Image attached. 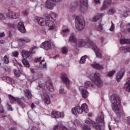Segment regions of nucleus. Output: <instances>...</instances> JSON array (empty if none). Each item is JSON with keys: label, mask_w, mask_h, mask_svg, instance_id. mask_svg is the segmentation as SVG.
I'll list each match as a JSON object with an SVG mask.
<instances>
[{"label": "nucleus", "mask_w": 130, "mask_h": 130, "mask_svg": "<svg viewBox=\"0 0 130 130\" xmlns=\"http://www.w3.org/2000/svg\"><path fill=\"white\" fill-rule=\"evenodd\" d=\"M112 108L113 110L118 116H122L123 112L120 109V103L121 101L119 96L117 94H113L111 96Z\"/></svg>", "instance_id": "obj_1"}, {"label": "nucleus", "mask_w": 130, "mask_h": 130, "mask_svg": "<svg viewBox=\"0 0 130 130\" xmlns=\"http://www.w3.org/2000/svg\"><path fill=\"white\" fill-rule=\"evenodd\" d=\"M37 21L41 26H48L49 30H53L54 29V22L52 20H50V18L48 16H46L45 18L41 17H37Z\"/></svg>", "instance_id": "obj_2"}, {"label": "nucleus", "mask_w": 130, "mask_h": 130, "mask_svg": "<svg viewBox=\"0 0 130 130\" xmlns=\"http://www.w3.org/2000/svg\"><path fill=\"white\" fill-rule=\"evenodd\" d=\"M85 26H86L85 20L76 16L75 18V27L76 29L78 31H82L85 29Z\"/></svg>", "instance_id": "obj_3"}, {"label": "nucleus", "mask_w": 130, "mask_h": 130, "mask_svg": "<svg viewBox=\"0 0 130 130\" xmlns=\"http://www.w3.org/2000/svg\"><path fill=\"white\" fill-rule=\"evenodd\" d=\"M94 43L90 41V39H88L87 42L84 39H79L78 40L77 44L78 46L80 47H86V48H90L92 47V45Z\"/></svg>", "instance_id": "obj_4"}, {"label": "nucleus", "mask_w": 130, "mask_h": 130, "mask_svg": "<svg viewBox=\"0 0 130 130\" xmlns=\"http://www.w3.org/2000/svg\"><path fill=\"white\" fill-rule=\"evenodd\" d=\"M80 11L85 13L88 10V0H79Z\"/></svg>", "instance_id": "obj_5"}, {"label": "nucleus", "mask_w": 130, "mask_h": 130, "mask_svg": "<svg viewBox=\"0 0 130 130\" xmlns=\"http://www.w3.org/2000/svg\"><path fill=\"white\" fill-rule=\"evenodd\" d=\"M92 83L98 87H100L102 85V80L100 78V74L99 73H96L94 74L93 80H92Z\"/></svg>", "instance_id": "obj_6"}, {"label": "nucleus", "mask_w": 130, "mask_h": 130, "mask_svg": "<svg viewBox=\"0 0 130 130\" xmlns=\"http://www.w3.org/2000/svg\"><path fill=\"white\" fill-rule=\"evenodd\" d=\"M91 45L92 46L91 48L92 49V50H93L96 57H99V58H102V52H101V50L98 48V47L97 45H96V44L94 43Z\"/></svg>", "instance_id": "obj_7"}, {"label": "nucleus", "mask_w": 130, "mask_h": 130, "mask_svg": "<svg viewBox=\"0 0 130 130\" xmlns=\"http://www.w3.org/2000/svg\"><path fill=\"white\" fill-rule=\"evenodd\" d=\"M35 49H37V47L35 46L31 48L29 51H22V55L23 57H24V58H28L31 54H34V52H33V51L35 50Z\"/></svg>", "instance_id": "obj_8"}, {"label": "nucleus", "mask_w": 130, "mask_h": 130, "mask_svg": "<svg viewBox=\"0 0 130 130\" xmlns=\"http://www.w3.org/2000/svg\"><path fill=\"white\" fill-rule=\"evenodd\" d=\"M39 87L43 90L45 89V88L49 89L50 92H53V86H52V84L50 83V81L46 82V85L44 84V83H42L41 84H39Z\"/></svg>", "instance_id": "obj_9"}, {"label": "nucleus", "mask_w": 130, "mask_h": 130, "mask_svg": "<svg viewBox=\"0 0 130 130\" xmlns=\"http://www.w3.org/2000/svg\"><path fill=\"white\" fill-rule=\"evenodd\" d=\"M120 43L121 44H129V47H124L123 52H129L130 49V40L129 39H122L120 40Z\"/></svg>", "instance_id": "obj_10"}, {"label": "nucleus", "mask_w": 130, "mask_h": 130, "mask_svg": "<svg viewBox=\"0 0 130 130\" xmlns=\"http://www.w3.org/2000/svg\"><path fill=\"white\" fill-rule=\"evenodd\" d=\"M60 0H47L46 2V7L47 9L52 10L54 8V3H57Z\"/></svg>", "instance_id": "obj_11"}, {"label": "nucleus", "mask_w": 130, "mask_h": 130, "mask_svg": "<svg viewBox=\"0 0 130 130\" xmlns=\"http://www.w3.org/2000/svg\"><path fill=\"white\" fill-rule=\"evenodd\" d=\"M85 123L88 124L89 125H92L96 130H101V126L100 125L95 123V122L92 121L90 119H88L85 120Z\"/></svg>", "instance_id": "obj_12"}, {"label": "nucleus", "mask_w": 130, "mask_h": 130, "mask_svg": "<svg viewBox=\"0 0 130 130\" xmlns=\"http://www.w3.org/2000/svg\"><path fill=\"white\" fill-rule=\"evenodd\" d=\"M51 116L53 118H59V117H64V114L56 111H53L51 113Z\"/></svg>", "instance_id": "obj_13"}, {"label": "nucleus", "mask_w": 130, "mask_h": 130, "mask_svg": "<svg viewBox=\"0 0 130 130\" xmlns=\"http://www.w3.org/2000/svg\"><path fill=\"white\" fill-rule=\"evenodd\" d=\"M79 90L81 91V95L82 98H83L84 99H87V98H88V96H89V92H88L87 90L84 89L83 86H80Z\"/></svg>", "instance_id": "obj_14"}, {"label": "nucleus", "mask_w": 130, "mask_h": 130, "mask_svg": "<svg viewBox=\"0 0 130 130\" xmlns=\"http://www.w3.org/2000/svg\"><path fill=\"white\" fill-rule=\"evenodd\" d=\"M72 113L74 115H77V114H82V109L81 108V107L79 106H76L72 109Z\"/></svg>", "instance_id": "obj_15"}, {"label": "nucleus", "mask_w": 130, "mask_h": 130, "mask_svg": "<svg viewBox=\"0 0 130 130\" xmlns=\"http://www.w3.org/2000/svg\"><path fill=\"white\" fill-rule=\"evenodd\" d=\"M17 28L21 33H26V28H25V26H24V23L23 22H18Z\"/></svg>", "instance_id": "obj_16"}, {"label": "nucleus", "mask_w": 130, "mask_h": 130, "mask_svg": "<svg viewBox=\"0 0 130 130\" xmlns=\"http://www.w3.org/2000/svg\"><path fill=\"white\" fill-rule=\"evenodd\" d=\"M41 47L46 50H49L50 49H51V45L49 42L45 41L44 43H42Z\"/></svg>", "instance_id": "obj_17"}, {"label": "nucleus", "mask_w": 130, "mask_h": 130, "mask_svg": "<svg viewBox=\"0 0 130 130\" xmlns=\"http://www.w3.org/2000/svg\"><path fill=\"white\" fill-rule=\"evenodd\" d=\"M25 102H26V101H25V98L24 96L20 99H17V103L19 104V106H21V108H25V107H26Z\"/></svg>", "instance_id": "obj_18"}, {"label": "nucleus", "mask_w": 130, "mask_h": 130, "mask_svg": "<svg viewBox=\"0 0 130 130\" xmlns=\"http://www.w3.org/2000/svg\"><path fill=\"white\" fill-rule=\"evenodd\" d=\"M41 97L44 100L46 104H50V98L49 97V95L47 94V93H43L42 95H41Z\"/></svg>", "instance_id": "obj_19"}, {"label": "nucleus", "mask_w": 130, "mask_h": 130, "mask_svg": "<svg viewBox=\"0 0 130 130\" xmlns=\"http://www.w3.org/2000/svg\"><path fill=\"white\" fill-rule=\"evenodd\" d=\"M124 88L127 92H130V77L126 80V83L124 85Z\"/></svg>", "instance_id": "obj_20"}, {"label": "nucleus", "mask_w": 130, "mask_h": 130, "mask_svg": "<svg viewBox=\"0 0 130 130\" xmlns=\"http://www.w3.org/2000/svg\"><path fill=\"white\" fill-rule=\"evenodd\" d=\"M57 129H62V130H69L68 128H67L66 126H63V124H62V122H61L60 123V125H56L54 126L53 128V130H57Z\"/></svg>", "instance_id": "obj_21"}, {"label": "nucleus", "mask_w": 130, "mask_h": 130, "mask_svg": "<svg viewBox=\"0 0 130 130\" xmlns=\"http://www.w3.org/2000/svg\"><path fill=\"white\" fill-rule=\"evenodd\" d=\"M91 67L94 68V69H96V70L103 69V65H101L96 62H94L93 63L91 64Z\"/></svg>", "instance_id": "obj_22"}, {"label": "nucleus", "mask_w": 130, "mask_h": 130, "mask_svg": "<svg viewBox=\"0 0 130 130\" xmlns=\"http://www.w3.org/2000/svg\"><path fill=\"white\" fill-rule=\"evenodd\" d=\"M111 5V0H105L103 7H102L101 11H104L107 8V6Z\"/></svg>", "instance_id": "obj_23"}, {"label": "nucleus", "mask_w": 130, "mask_h": 130, "mask_svg": "<svg viewBox=\"0 0 130 130\" xmlns=\"http://www.w3.org/2000/svg\"><path fill=\"white\" fill-rule=\"evenodd\" d=\"M18 41L20 44H23V43H27L30 42L31 40L27 38H24L23 39H18Z\"/></svg>", "instance_id": "obj_24"}, {"label": "nucleus", "mask_w": 130, "mask_h": 130, "mask_svg": "<svg viewBox=\"0 0 130 130\" xmlns=\"http://www.w3.org/2000/svg\"><path fill=\"white\" fill-rule=\"evenodd\" d=\"M103 16H104V14L98 13L92 18V21H93V22H97V21H98L100 19H101Z\"/></svg>", "instance_id": "obj_25"}, {"label": "nucleus", "mask_w": 130, "mask_h": 130, "mask_svg": "<svg viewBox=\"0 0 130 130\" xmlns=\"http://www.w3.org/2000/svg\"><path fill=\"white\" fill-rule=\"evenodd\" d=\"M123 75H124V72L120 71L116 75V80L117 82H119L121 79H122V77H123Z\"/></svg>", "instance_id": "obj_26"}, {"label": "nucleus", "mask_w": 130, "mask_h": 130, "mask_svg": "<svg viewBox=\"0 0 130 130\" xmlns=\"http://www.w3.org/2000/svg\"><path fill=\"white\" fill-rule=\"evenodd\" d=\"M61 80L66 84V85H69L70 84V80H69V78L67 77L66 75H63L61 77Z\"/></svg>", "instance_id": "obj_27"}, {"label": "nucleus", "mask_w": 130, "mask_h": 130, "mask_svg": "<svg viewBox=\"0 0 130 130\" xmlns=\"http://www.w3.org/2000/svg\"><path fill=\"white\" fill-rule=\"evenodd\" d=\"M70 42H73V43H77V38L75 36L74 34H72L69 38Z\"/></svg>", "instance_id": "obj_28"}, {"label": "nucleus", "mask_w": 130, "mask_h": 130, "mask_svg": "<svg viewBox=\"0 0 130 130\" xmlns=\"http://www.w3.org/2000/svg\"><path fill=\"white\" fill-rule=\"evenodd\" d=\"M81 108L82 111V113L84 112H85V113H88V106H87V104H82Z\"/></svg>", "instance_id": "obj_29"}, {"label": "nucleus", "mask_w": 130, "mask_h": 130, "mask_svg": "<svg viewBox=\"0 0 130 130\" xmlns=\"http://www.w3.org/2000/svg\"><path fill=\"white\" fill-rule=\"evenodd\" d=\"M96 121L98 122H101V123H103L104 124V116L102 114V113L100 114V117H98L96 118Z\"/></svg>", "instance_id": "obj_30"}, {"label": "nucleus", "mask_w": 130, "mask_h": 130, "mask_svg": "<svg viewBox=\"0 0 130 130\" xmlns=\"http://www.w3.org/2000/svg\"><path fill=\"white\" fill-rule=\"evenodd\" d=\"M24 93L25 94L26 97H27V98L28 99H32V93H31V91H30L28 89H26L24 91Z\"/></svg>", "instance_id": "obj_31"}, {"label": "nucleus", "mask_w": 130, "mask_h": 130, "mask_svg": "<svg viewBox=\"0 0 130 130\" xmlns=\"http://www.w3.org/2000/svg\"><path fill=\"white\" fill-rule=\"evenodd\" d=\"M13 14L14 11L9 10L8 12L6 13L7 18H8V19H12Z\"/></svg>", "instance_id": "obj_32"}, {"label": "nucleus", "mask_w": 130, "mask_h": 130, "mask_svg": "<svg viewBox=\"0 0 130 130\" xmlns=\"http://www.w3.org/2000/svg\"><path fill=\"white\" fill-rule=\"evenodd\" d=\"M8 97H9L10 102L11 103H12V104H13V103H15V102H16V98H15V97L13 96L11 94L8 95Z\"/></svg>", "instance_id": "obj_33"}, {"label": "nucleus", "mask_w": 130, "mask_h": 130, "mask_svg": "<svg viewBox=\"0 0 130 130\" xmlns=\"http://www.w3.org/2000/svg\"><path fill=\"white\" fill-rule=\"evenodd\" d=\"M40 66L41 68H43V69H46V62H45V60H42L40 63Z\"/></svg>", "instance_id": "obj_34"}, {"label": "nucleus", "mask_w": 130, "mask_h": 130, "mask_svg": "<svg viewBox=\"0 0 130 130\" xmlns=\"http://www.w3.org/2000/svg\"><path fill=\"white\" fill-rule=\"evenodd\" d=\"M87 58V55H84L81 57L80 60V63L83 64L86 62V59Z\"/></svg>", "instance_id": "obj_35"}, {"label": "nucleus", "mask_w": 130, "mask_h": 130, "mask_svg": "<svg viewBox=\"0 0 130 130\" xmlns=\"http://www.w3.org/2000/svg\"><path fill=\"white\" fill-rule=\"evenodd\" d=\"M22 63L26 68L30 67V64H29V62L27 60L22 59Z\"/></svg>", "instance_id": "obj_36"}, {"label": "nucleus", "mask_w": 130, "mask_h": 130, "mask_svg": "<svg viewBox=\"0 0 130 130\" xmlns=\"http://www.w3.org/2000/svg\"><path fill=\"white\" fill-rule=\"evenodd\" d=\"M20 17V13L18 12L15 13L13 12V14L12 15V19H18Z\"/></svg>", "instance_id": "obj_37"}, {"label": "nucleus", "mask_w": 130, "mask_h": 130, "mask_svg": "<svg viewBox=\"0 0 130 130\" xmlns=\"http://www.w3.org/2000/svg\"><path fill=\"white\" fill-rule=\"evenodd\" d=\"M92 86H93V84L90 81H86L84 84L85 88H89L92 87Z\"/></svg>", "instance_id": "obj_38"}, {"label": "nucleus", "mask_w": 130, "mask_h": 130, "mask_svg": "<svg viewBox=\"0 0 130 130\" xmlns=\"http://www.w3.org/2000/svg\"><path fill=\"white\" fill-rule=\"evenodd\" d=\"M116 73V71L115 70H113L112 71H110V72H109L107 74V76L109 77V78H111V77H112L113 76V75L115 74V73Z\"/></svg>", "instance_id": "obj_39"}, {"label": "nucleus", "mask_w": 130, "mask_h": 130, "mask_svg": "<svg viewBox=\"0 0 130 130\" xmlns=\"http://www.w3.org/2000/svg\"><path fill=\"white\" fill-rule=\"evenodd\" d=\"M114 13H115V9L114 8H111L108 11L109 15H113Z\"/></svg>", "instance_id": "obj_40"}, {"label": "nucleus", "mask_w": 130, "mask_h": 130, "mask_svg": "<svg viewBox=\"0 0 130 130\" xmlns=\"http://www.w3.org/2000/svg\"><path fill=\"white\" fill-rule=\"evenodd\" d=\"M50 17L52 19V20H55V19H56V14L54 13H51Z\"/></svg>", "instance_id": "obj_41"}, {"label": "nucleus", "mask_w": 130, "mask_h": 130, "mask_svg": "<svg viewBox=\"0 0 130 130\" xmlns=\"http://www.w3.org/2000/svg\"><path fill=\"white\" fill-rule=\"evenodd\" d=\"M68 48H67V47H62V53L63 54H66L68 53Z\"/></svg>", "instance_id": "obj_42"}, {"label": "nucleus", "mask_w": 130, "mask_h": 130, "mask_svg": "<svg viewBox=\"0 0 130 130\" xmlns=\"http://www.w3.org/2000/svg\"><path fill=\"white\" fill-rule=\"evenodd\" d=\"M12 62L14 63V66H15L16 67H18V66H19V67H21V66H22V64L18 63V62L16 59L12 60Z\"/></svg>", "instance_id": "obj_43"}, {"label": "nucleus", "mask_w": 130, "mask_h": 130, "mask_svg": "<svg viewBox=\"0 0 130 130\" xmlns=\"http://www.w3.org/2000/svg\"><path fill=\"white\" fill-rule=\"evenodd\" d=\"M7 25L10 28H16V24L14 23H7Z\"/></svg>", "instance_id": "obj_44"}, {"label": "nucleus", "mask_w": 130, "mask_h": 130, "mask_svg": "<svg viewBox=\"0 0 130 130\" xmlns=\"http://www.w3.org/2000/svg\"><path fill=\"white\" fill-rule=\"evenodd\" d=\"M4 61L5 63H9V57H8L7 56H5V57H4Z\"/></svg>", "instance_id": "obj_45"}, {"label": "nucleus", "mask_w": 130, "mask_h": 130, "mask_svg": "<svg viewBox=\"0 0 130 130\" xmlns=\"http://www.w3.org/2000/svg\"><path fill=\"white\" fill-rule=\"evenodd\" d=\"M12 56H14V57H18L19 55V53L17 51L13 52L12 53Z\"/></svg>", "instance_id": "obj_46"}, {"label": "nucleus", "mask_w": 130, "mask_h": 130, "mask_svg": "<svg viewBox=\"0 0 130 130\" xmlns=\"http://www.w3.org/2000/svg\"><path fill=\"white\" fill-rule=\"evenodd\" d=\"M4 20H6V16L2 13H0V21H4Z\"/></svg>", "instance_id": "obj_47"}, {"label": "nucleus", "mask_w": 130, "mask_h": 130, "mask_svg": "<svg viewBox=\"0 0 130 130\" xmlns=\"http://www.w3.org/2000/svg\"><path fill=\"white\" fill-rule=\"evenodd\" d=\"M6 82H7V83H10V84H11V82H11V83H13V82H14V80H13V79H12V78L7 77V78L6 79Z\"/></svg>", "instance_id": "obj_48"}, {"label": "nucleus", "mask_w": 130, "mask_h": 130, "mask_svg": "<svg viewBox=\"0 0 130 130\" xmlns=\"http://www.w3.org/2000/svg\"><path fill=\"white\" fill-rule=\"evenodd\" d=\"M83 130H91V129L87 125H84L83 126Z\"/></svg>", "instance_id": "obj_49"}, {"label": "nucleus", "mask_w": 130, "mask_h": 130, "mask_svg": "<svg viewBox=\"0 0 130 130\" xmlns=\"http://www.w3.org/2000/svg\"><path fill=\"white\" fill-rule=\"evenodd\" d=\"M74 124L76 126L79 125V124H80V121H79V120L78 119L75 120L74 122Z\"/></svg>", "instance_id": "obj_50"}, {"label": "nucleus", "mask_w": 130, "mask_h": 130, "mask_svg": "<svg viewBox=\"0 0 130 130\" xmlns=\"http://www.w3.org/2000/svg\"><path fill=\"white\" fill-rule=\"evenodd\" d=\"M59 92L60 94H66L67 93V91H64V89H61L59 90Z\"/></svg>", "instance_id": "obj_51"}, {"label": "nucleus", "mask_w": 130, "mask_h": 130, "mask_svg": "<svg viewBox=\"0 0 130 130\" xmlns=\"http://www.w3.org/2000/svg\"><path fill=\"white\" fill-rule=\"evenodd\" d=\"M14 74L16 76V77H20V72H19V71H15L14 72Z\"/></svg>", "instance_id": "obj_52"}, {"label": "nucleus", "mask_w": 130, "mask_h": 130, "mask_svg": "<svg viewBox=\"0 0 130 130\" xmlns=\"http://www.w3.org/2000/svg\"><path fill=\"white\" fill-rule=\"evenodd\" d=\"M41 57H39V58H35L34 59V61L35 62H38V61H40V60H41Z\"/></svg>", "instance_id": "obj_53"}, {"label": "nucleus", "mask_w": 130, "mask_h": 130, "mask_svg": "<svg viewBox=\"0 0 130 130\" xmlns=\"http://www.w3.org/2000/svg\"><path fill=\"white\" fill-rule=\"evenodd\" d=\"M62 32L63 33H65V34L69 33V32H70V29H69V28L63 29L62 30Z\"/></svg>", "instance_id": "obj_54"}, {"label": "nucleus", "mask_w": 130, "mask_h": 130, "mask_svg": "<svg viewBox=\"0 0 130 130\" xmlns=\"http://www.w3.org/2000/svg\"><path fill=\"white\" fill-rule=\"evenodd\" d=\"M4 112H5L4 107H3L2 106H0V113H4Z\"/></svg>", "instance_id": "obj_55"}, {"label": "nucleus", "mask_w": 130, "mask_h": 130, "mask_svg": "<svg viewBox=\"0 0 130 130\" xmlns=\"http://www.w3.org/2000/svg\"><path fill=\"white\" fill-rule=\"evenodd\" d=\"M112 23V25L110 28V30L111 31H113V30H114V24H113V23L112 22V21L111 22Z\"/></svg>", "instance_id": "obj_56"}, {"label": "nucleus", "mask_w": 130, "mask_h": 130, "mask_svg": "<svg viewBox=\"0 0 130 130\" xmlns=\"http://www.w3.org/2000/svg\"><path fill=\"white\" fill-rule=\"evenodd\" d=\"M126 121L129 125H130V117H127L126 118Z\"/></svg>", "instance_id": "obj_57"}, {"label": "nucleus", "mask_w": 130, "mask_h": 130, "mask_svg": "<svg viewBox=\"0 0 130 130\" xmlns=\"http://www.w3.org/2000/svg\"><path fill=\"white\" fill-rule=\"evenodd\" d=\"M22 14H23L24 16H27L28 14V11L25 10L22 12Z\"/></svg>", "instance_id": "obj_58"}, {"label": "nucleus", "mask_w": 130, "mask_h": 130, "mask_svg": "<svg viewBox=\"0 0 130 130\" xmlns=\"http://www.w3.org/2000/svg\"><path fill=\"white\" fill-rule=\"evenodd\" d=\"M6 36V35L5 34V32H2L0 34V38H2V37H5Z\"/></svg>", "instance_id": "obj_59"}, {"label": "nucleus", "mask_w": 130, "mask_h": 130, "mask_svg": "<svg viewBox=\"0 0 130 130\" xmlns=\"http://www.w3.org/2000/svg\"><path fill=\"white\" fill-rule=\"evenodd\" d=\"M98 29L100 30V31H101L102 30V25H101V24H100L98 26Z\"/></svg>", "instance_id": "obj_60"}, {"label": "nucleus", "mask_w": 130, "mask_h": 130, "mask_svg": "<svg viewBox=\"0 0 130 130\" xmlns=\"http://www.w3.org/2000/svg\"><path fill=\"white\" fill-rule=\"evenodd\" d=\"M8 77H2V80H3V81H5V82H6L7 81V79Z\"/></svg>", "instance_id": "obj_61"}, {"label": "nucleus", "mask_w": 130, "mask_h": 130, "mask_svg": "<svg viewBox=\"0 0 130 130\" xmlns=\"http://www.w3.org/2000/svg\"><path fill=\"white\" fill-rule=\"evenodd\" d=\"M36 106L34 104V103H32L31 105V109H34V108H35Z\"/></svg>", "instance_id": "obj_62"}, {"label": "nucleus", "mask_w": 130, "mask_h": 130, "mask_svg": "<svg viewBox=\"0 0 130 130\" xmlns=\"http://www.w3.org/2000/svg\"><path fill=\"white\" fill-rule=\"evenodd\" d=\"M100 41H101V43H103V42H104V38H100Z\"/></svg>", "instance_id": "obj_63"}, {"label": "nucleus", "mask_w": 130, "mask_h": 130, "mask_svg": "<svg viewBox=\"0 0 130 130\" xmlns=\"http://www.w3.org/2000/svg\"><path fill=\"white\" fill-rule=\"evenodd\" d=\"M95 4H100V0H94Z\"/></svg>", "instance_id": "obj_64"}]
</instances>
